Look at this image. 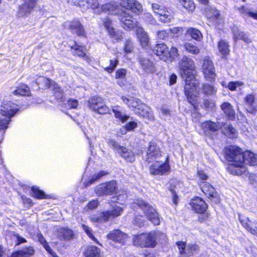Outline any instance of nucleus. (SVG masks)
I'll return each mask as SVG.
<instances>
[{"label":"nucleus","instance_id":"1","mask_svg":"<svg viewBox=\"0 0 257 257\" xmlns=\"http://www.w3.org/2000/svg\"><path fill=\"white\" fill-rule=\"evenodd\" d=\"M179 67L182 76L185 78V94L188 102L195 107L197 103L199 82L193 73L194 62L192 59L184 56L180 61Z\"/></svg>","mask_w":257,"mask_h":257},{"label":"nucleus","instance_id":"2","mask_svg":"<svg viewBox=\"0 0 257 257\" xmlns=\"http://www.w3.org/2000/svg\"><path fill=\"white\" fill-rule=\"evenodd\" d=\"M224 151L225 158L231 165V173L236 175H240L245 173L246 169L242 168L241 150L237 147L230 146L226 147Z\"/></svg>","mask_w":257,"mask_h":257},{"label":"nucleus","instance_id":"3","mask_svg":"<svg viewBox=\"0 0 257 257\" xmlns=\"http://www.w3.org/2000/svg\"><path fill=\"white\" fill-rule=\"evenodd\" d=\"M166 236L159 231H151L136 235L134 238V244L144 247H153L157 240H165Z\"/></svg>","mask_w":257,"mask_h":257},{"label":"nucleus","instance_id":"4","mask_svg":"<svg viewBox=\"0 0 257 257\" xmlns=\"http://www.w3.org/2000/svg\"><path fill=\"white\" fill-rule=\"evenodd\" d=\"M140 68L145 74H153L156 71L155 63L152 58L146 53H141L138 58Z\"/></svg>","mask_w":257,"mask_h":257},{"label":"nucleus","instance_id":"5","mask_svg":"<svg viewBox=\"0 0 257 257\" xmlns=\"http://www.w3.org/2000/svg\"><path fill=\"white\" fill-rule=\"evenodd\" d=\"M116 202V200L112 198L108 201V203L110 204V209L108 210L103 211L100 215L101 219L107 221L109 219L116 218L121 215L123 212L122 207L116 204H112Z\"/></svg>","mask_w":257,"mask_h":257},{"label":"nucleus","instance_id":"6","mask_svg":"<svg viewBox=\"0 0 257 257\" xmlns=\"http://www.w3.org/2000/svg\"><path fill=\"white\" fill-rule=\"evenodd\" d=\"M107 143L127 162L133 163L135 161V155L131 150L120 146L117 142L112 139H108Z\"/></svg>","mask_w":257,"mask_h":257},{"label":"nucleus","instance_id":"7","mask_svg":"<svg viewBox=\"0 0 257 257\" xmlns=\"http://www.w3.org/2000/svg\"><path fill=\"white\" fill-rule=\"evenodd\" d=\"M138 204L150 221L154 225H159L160 224V219L158 214L152 207L143 200L138 201Z\"/></svg>","mask_w":257,"mask_h":257},{"label":"nucleus","instance_id":"8","mask_svg":"<svg viewBox=\"0 0 257 257\" xmlns=\"http://www.w3.org/2000/svg\"><path fill=\"white\" fill-rule=\"evenodd\" d=\"M117 183L115 181H111L97 185L95 193L98 196L111 195L116 192Z\"/></svg>","mask_w":257,"mask_h":257},{"label":"nucleus","instance_id":"9","mask_svg":"<svg viewBox=\"0 0 257 257\" xmlns=\"http://www.w3.org/2000/svg\"><path fill=\"white\" fill-rule=\"evenodd\" d=\"M19 110L17 104L11 101H4L1 106L0 114L11 119Z\"/></svg>","mask_w":257,"mask_h":257},{"label":"nucleus","instance_id":"10","mask_svg":"<svg viewBox=\"0 0 257 257\" xmlns=\"http://www.w3.org/2000/svg\"><path fill=\"white\" fill-rule=\"evenodd\" d=\"M88 103L89 107L99 114H103L109 112V108L101 97H92L89 99Z\"/></svg>","mask_w":257,"mask_h":257},{"label":"nucleus","instance_id":"11","mask_svg":"<svg viewBox=\"0 0 257 257\" xmlns=\"http://www.w3.org/2000/svg\"><path fill=\"white\" fill-rule=\"evenodd\" d=\"M162 156V152L159 146L155 141H151L147 152L146 160L149 163L158 161Z\"/></svg>","mask_w":257,"mask_h":257},{"label":"nucleus","instance_id":"12","mask_svg":"<svg viewBox=\"0 0 257 257\" xmlns=\"http://www.w3.org/2000/svg\"><path fill=\"white\" fill-rule=\"evenodd\" d=\"M205 13L210 25L217 27L222 23V20L218 11L214 8L207 6L205 9Z\"/></svg>","mask_w":257,"mask_h":257},{"label":"nucleus","instance_id":"13","mask_svg":"<svg viewBox=\"0 0 257 257\" xmlns=\"http://www.w3.org/2000/svg\"><path fill=\"white\" fill-rule=\"evenodd\" d=\"M203 73L207 81H213L216 77L215 69L213 62L208 58H204L202 65Z\"/></svg>","mask_w":257,"mask_h":257},{"label":"nucleus","instance_id":"14","mask_svg":"<svg viewBox=\"0 0 257 257\" xmlns=\"http://www.w3.org/2000/svg\"><path fill=\"white\" fill-rule=\"evenodd\" d=\"M150 168V173L154 175H163L170 172V166L166 161L163 163H160L159 161H156Z\"/></svg>","mask_w":257,"mask_h":257},{"label":"nucleus","instance_id":"15","mask_svg":"<svg viewBox=\"0 0 257 257\" xmlns=\"http://www.w3.org/2000/svg\"><path fill=\"white\" fill-rule=\"evenodd\" d=\"M120 20L122 27L126 30H132L135 28L137 29L138 27H140L139 24L133 19L127 11L121 12Z\"/></svg>","mask_w":257,"mask_h":257},{"label":"nucleus","instance_id":"16","mask_svg":"<svg viewBox=\"0 0 257 257\" xmlns=\"http://www.w3.org/2000/svg\"><path fill=\"white\" fill-rule=\"evenodd\" d=\"M201 189L202 191L214 203H218L220 201L218 195L215 191L214 188L206 182H203L201 184Z\"/></svg>","mask_w":257,"mask_h":257},{"label":"nucleus","instance_id":"17","mask_svg":"<svg viewBox=\"0 0 257 257\" xmlns=\"http://www.w3.org/2000/svg\"><path fill=\"white\" fill-rule=\"evenodd\" d=\"M152 9L155 13L160 16V20L165 23H169L172 19L170 13L157 4L152 5Z\"/></svg>","mask_w":257,"mask_h":257},{"label":"nucleus","instance_id":"18","mask_svg":"<svg viewBox=\"0 0 257 257\" xmlns=\"http://www.w3.org/2000/svg\"><path fill=\"white\" fill-rule=\"evenodd\" d=\"M221 127L222 124L220 122L216 123L211 121H206L201 124V130L205 136L210 135L212 133L218 131Z\"/></svg>","mask_w":257,"mask_h":257},{"label":"nucleus","instance_id":"19","mask_svg":"<svg viewBox=\"0 0 257 257\" xmlns=\"http://www.w3.org/2000/svg\"><path fill=\"white\" fill-rule=\"evenodd\" d=\"M238 218L242 225L251 233L257 236V221L251 222L248 218L245 217L240 214Z\"/></svg>","mask_w":257,"mask_h":257},{"label":"nucleus","instance_id":"20","mask_svg":"<svg viewBox=\"0 0 257 257\" xmlns=\"http://www.w3.org/2000/svg\"><path fill=\"white\" fill-rule=\"evenodd\" d=\"M120 5L127 11L130 10L135 14H139L142 12V6L136 1L123 0L121 2Z\"/></svg>","mask_w":257,"mask_h":257},{"label":"nucleus","instance_id":"21","mask_svg":"<svg viewBox=\"0 0 257 257\" xmlns=\"http://www.w3.org/2000/svg\"><path fill=\"white\" fill-rule=\"evenodd\" d=\"M190 205L192 209L198 213H204L207 208V205L205 202L199 197L193 199L190 203Z\"/></svg>","mask_w":257,"mask_h":257},{"label":"nucleus","instance_id":"22","mask_svg":"<svg viewBox=\"0 0 257 257\" xmlns=\"http://www.w3.org/2000/svg\"><path fill=\"white\" fill-rule=\"evenodd\" d=\"M242 168H245L244 165L255 166L257 165V155L249 151H245L242 153Z\"/></svg>","mask_w":257,"mask_h":257},{"label":"nucleus","instance_id":"23","mask_svg":"<svg viewBox=\"0 0 257 257\" xmlns=\"http://www.w3.org/2000/svg\"><path fill=\"white\" fill-rule=\"evenodd\" d=\"M232 32L235 42H236L238 40H241L246 44H249L251 42L246 34L241 31L237 26H234L232 27Z\"/></svg>","mask_w":257,"mask_h":257},{"label":"nucleus","instance_id":"24","mask_svg":"<svg viewBox=\"0 0 257 257\" xmlns=\"http://www.w3.org/2000/svg\"><path fill=\"white\" fill-rule=\"evenodd\" d=\"M154 51L156 55L160 57V59L164 61H167L169 59V50L167 46L165 44H158L155 47Z\"/></svg>","mask_w":257,"mask_h":257},{"label":"nucleus","instance_id":"25","mask_svg":"<svg viewBox=\"0 0 257 257\" xmlns=\"http://www.w3.org/2000/svg\"><path fill=\"white\" fill-rule=\"evenodd\" d=\"M107 237L115 242L123 243L127 235L118 229H115L107 234Z\"/></svg>","mask_w":257,"mask_h":257},{"label":"nucleus","instance_id":"26","mask_svg":"<svg viewBox=\"0 0 257 257\" xmlns=\"http://www.w3.org/2000/svg\"><path fill=\"white\" fill-rule=\"evenodd\" d=\"M136 33L142 46L144 48L148 47L149 44V37L147 32L142 27H138L136 30Z\"/></svg>","mask_w":257,"mask_h":257},{"label":"nucleus","instance_id":"27","mask_svg":"<svg viewBox=\"0 0 257 257\" xmlns=\"http://www.w3.org/2000/svg\"><path fill=\"white\" fill-rule=\"evenodd\" d=\"M69 29L73 32L76 33L78 36H84L85 31L83 26L78 20H74L70 23Z\"/></svg>","mask_w":257,"mask_h":257},{"label":"nucleus","instance_id":"28","mask_svg":"<svg viewBox=\"0 0 257 257\" xmlns=\"http://www.w3.org/2000/svg\"><path fill=\"white\" fill-rule=\"evenodd\" d=\"M34 252L33 247H27L13 253L11 257H30L34 254Z\"/></svg>","mask_w":257,"mask_h":257},{"label":"nucleus","instance_id":"29","mask_svg":"<svg viewBox=\"0 0 257 257\" xmlns=\"http://www.w3.org/2000/svg\"><path fill=\"white\" fill-rule=\"evenodd\" d=\"M58 237L61 240H69L73 237L72 230L67 228H60L58 230Z\"/></svg>","mask_w":257,"mask_h":257},{"label":"nucleus","instance_id":"30","mask_svg":"<svg viewBox=\"0 0 257 257\" xmlns=\"http://www.w3.org/2000/svg\"><path fill=\"white\" fill-rule=\"evenodd\" d=\"M221 128H222L223 133L226 136L230 138H235L237 137V131L231 125L227 123H224L222 124V127Z\"/></svg>","mask_w":257,"mask_h":257},{"label":"nucleus","instance_id":"31","mask_svg":"<svg viewBox=\"0 0 257 257\" xmlns=\"http://www.w3.org/2000/svg\"><path fill=\"white\" fill-rule=\"evenodd\" d=\"M121 99L129 107L133 108L134 110L138 107L141 103L139 99L130 96H122Z\"/></svg>","mask_w":257,"mask_h":257},{"label":"nucleus","instance_id":"32","mask_svg":"<svg viewBox=\"0 0 257 257\" xmlns=\"http://www.w3.org/2000/svg\"><path fill=\"white\" fill-rule=\"evenodd\" d=\"M240 15L245 19L249 17L257 20V11H253L250 9L245 6H242L238 8Z\"/></svg>","mask_w":257,"mask_h":257},{"label":"nucleus","instance_id":"33","mask_svg":"<svg viewBox=\"0 0 257 257\" xmlns=\"http://www.w3.org/2000/svg\"><path fill=\"white\" fill-rule=\"evenodd\" d=\"M141 108L143 109V111H137L138 115L143 117L147 118L149 120H154V116L152 113V109L150 107L147 106L145 104H142Z\"/></svg>","mask_w":257,"mask_h":257},{"label":"nucleus","instance_id":"34","mask_svg":"<svg viewBox=\"0 0 257 257\" xmlns=\"http://www.w3.org/2000/svg\"><path fill=\"white\" fill-rule=\"evenodd\" d=\"M220 107L229 119L232 120L234 118L235 111L229 103L224 102L221 105Z\"/></svg>","mask_w":257,"mask_h":257},{"label":"nucleus","instance_id":"35","mask_svg":"<svg viewBox=\"0 0 257 257\" xmlns=\"http://www.w3.org/2000/svg\"><path fill=\"white\" fill-rule=\"evenodd\" d=\"M218 49L223 57H225L229 54V45L225 40H221L218 42Z\"/></svg>","mask_w":257,"mask_h":257},{"label":"nucleus","instance_id":"36","mask_svg":"<svg viewBox=\"0 0 257 257\" xmlns=\"http://www.w3.org/2000/svg\"><path fill=\"white\" fill-rule=\"evenodd\" d=\"M37 238L39 242L53 257H57L56 253L51 248L41 233H39L37 234Z\"/></svg>","mask_w":257,"mask_h":257},{"label":"nucleus","instance_id":"37","mask_svg":"<svg viewBox=\"0 0 257 257\" xmlns=\"http://www.w3.org/2000/svg\"><path fill=\"white\" fill-rule=\"evenodd\" d=\"M112 111L115 118L118 119L122 123L126 122L130 118L128 115L123 114L119 106H116L112 108Z\"/></svg>","mask_w":257,"mask_h":257},{"label":"nucleus","instance_id":"38","mask_svg":"<svg viewBox=\"0 0 257 257\" xmlns=\"http://www.w3.org/2000/svg\"><path fill=\"white\" fill-rule=\"evenodd\" d=\"M12 92L15 95L27 96L30 95V90L27 85L22 84L13 90Z\"/></svg>","mask_w":257,"mask_h":257},{"label":"nucleus","instance_id":"39","mask_svg":"<svg viewBox=\"0 0 257 257\" xmlns=\"http://www.w3.org/2000/svg\"><path fill=\"white\" fill-rule=\"evenodd\" d=\"M183 47L187 52L192 54L197 55L200 52V49L194 43L192 42H187L184 43Z\"/></svg>","mask_w":257,"mask_h":257},{"label":"nucleus","instance_id":"40","mask_svg":"<svg viewBox=\"0 0 257 257\" xmlns=\"http://www.w3.org/2000/svg\"><path fill=\"white\" fill-rule=\"evenodd\" d=\"M84 254L86 257H100V250L95 246H89L87 248Z\"/></svg>","mask_w":257,"mask_h":257},{"label":"nucleus","instance_id":"41","mask_svg":"<svg viewBox=\"0 0 257 257\" xmlns=\"http://www.w3.org/2000/svg\"><path fill=\"white\" fill-rule=\"evenodd\" d=\"M203 92L207 95H214L217 92V89L212 85L208 83H205L202 85Z\"/></svg>","mask_w":257,"mask_h":257},{"label":"nucleus","instance_id":"42","mask_svg":"<svg viewBox=\"0 0 257 257\" xmlns=\"http://www.w3.org/2000/svg\"><path fill=\"white\" fill-rule=\"evenodd\" d=\"M71 51L74 55L79 57H84L85 55V52L83 47L78 45L76 42H75V46L71 47Z\"/></svg>","mask_w":257,"mask_h":257},{"label":"nucleus","instance_id":"43","mask_svg":"<svg viewBox=\"0 0 257 257\" xmlns=\"http://www.w3.org/2000/svg\"><path fill=\"white\" fill-rule=\"evenodd\" d=\"M187 33L193 39L197 41H200L202 38L201 33L198 29L191 28L187 30Z\"/></svg>","mask_w":257,"mask_h":257},{"label":"nucleus","instance_id":"44","mask_svg":"<svg viewBox=\"0 0 257 257\" xmlns=\"http://www.w3.org/2000/svg\"><path fill=\"white\" fill-rule=\"evenodd\" d=\"M176 244L178 247L180 253L181 255V257H184L183 255L187 256V251H191V249H188V244L186 245L185 242L183 241H178Z\"/></svg>","mask_w":257,"mask_h":257},{"label":"nucleus","instance_id":"45","mask_svg":"<svg viewBox=\"0 0 257 257\" xmlns=\"http://www.w3.org/2000/svg\"><path fill=\"white\" fill-rule=\"evenodd\" d=\"M32 195L37 199H45L46 195L43 191L40 190L37 187L34 186L31 188Z\"/></svg>","mask_w":257,"mask_h":257},{"label":"nucleus","instance_id":"46","mask_svg":"<svg viewBox=\"0 0 257 257\" xmlns=\"http://www.w3.org/2000/svg\"><path fill=\"white\" fill-rule=\"evenodd\" d=\"M11 121V119L5 117L3 115H0V130L6 131L8 128V124Z\"/></svg>","mask_w":257,"mask_h":257},{"label":"nucleus","instance_id":"47","mask_svg":"<svg viewBox=\"0 0 257 257\" xmlns=\"http://www.w3.org/2000/svg\"><path fill=\"white\" fill-rule=\"evenodd\" d=\"M51 87H52L54 95L57 99L62 98L63 92L57 84L53 83Z\"/></svg>","mask_w":257,"mask_h":257},{"label":"nucleus","instance_id":"48","mask_svg":"<svg viewBox=\"0 0 257 257\" xmlns=\"http://www.w3.org/2000/svg\"><path fill=\"white\" fill-rule=\"evenodd\" d=\"M27 6L28 5H26L25 4H24L23 5L20 7L19 10L18 12L19 17H23L31 12V11L33 9Z\"/></svg>","mask_w":257,"mask_h":257},{"label":"nucleus","instance_id":"49","mask_svg":"<svg viewBox=\"0 0 257 257\" xmlns=\"http://www.w3.org/2000/svg\"><path fill=\"white\" fill-rule=\"evenodd\" d=\"M108 173L106 172L101 171L98 172L97 174L93 175L91 178L87 182V185H90L94 183L95 181L99 179L102 177L107 175Z\"/></svg>","mask_w":257,"mask_h":257},{"label":"nucleus","instance_id":"50","mask_svg":"<svg viewBox=\"0 0 257 257\" xmlns=\"http://www.w3.org/2000/svg\"><path fill=\"white\" fill-rule=\"evenodd\" d=\"M36 83L38 85H40V83L43 84L44 87L46 88H50L51 87L52 83H51V80L44 77H39L36 80Z\"/></svg>","mask_w":257,"mask_h":257},{"label":"nucleus","instance_id":"51","mask_svg":"<svg viewBox=\"0 0 257 257\" xmlns=\"http://www.w3.org/2000/svg\"><path fill=\"white\" fill-rule=\"evenodd\" d=\"M109 35L114 39L118 41L122 39V33L121 32L116 31L114 28L109 29L108 32Z\"/></svg>","mask_w":257,"mask_h":257},{"label":"nucleus","instance_id":"52","mask_svg":"<svg viewBox=\"0 0 257 257\" xmlns=\"http://www.w3.org/2000/svg\"><path fill=\"white\" fill-rule=\"evenodd\" d=\"M82 227L83 229L84 230L85 233L87 234V235L93 241L96 242L98 244H100L99 242L97 241L96 238L93 235L92 232V229L87 225H86L85 224L82 225Z\"/></svg>","mask_w":257,"mask_h":257},{"label":"nucleus","instance_id":"53","mask_svg":"<svg viewBox=\"0 0 257 257\" xmlns=\"http://www.w3.org/2000/svg\"><path fill=\"white\" fill-rule=\"evenodd\" d=\"M182 5L191 12H192L195 9V4L192 0H188L185 2H183Z\"/></svg>","mask_w":257,"mask_h":257},{"label":"nucleus","instance_id":"54","mask_svg":"<svg viewBox=\"0 0 257 257\" xmlns=\"http://www.w3.org/2000/svg\"><path fill=\"white\" fill-rule=\"evenodd\" d=\"M117 6L115 4L109 3L102 6V10L105 12L113 14V11L116 9Z\"/></svg>","mask_w":257,"mask_h":257},{"label":"nucleus","instance_id":"55","mask_svg":"<svg viewBox=\"0 0 257 257\" xmlns=\"http://www.w3.org/2000/svg\"><path fill=\"white\" fill-rule=\"evenodd\" d=\"M118 61L116 59L110 60V64L108 67L105 68V70L108 73H110L112 72L114 68L116 67L118 64Z\"/></svg>","mask_w":257,"mask_h":257},{"label":"nucleus","instance_id":"56","mask_svg":"<svg viewBox=\"0 0 257 257\" xmlns=\"http://www.w3.org/2000/svg\"><path fill=\"white\" fill-rule=\"evenodd\" d=\"M188 249H191V251H187V256H191L194 253L197 252L199 247L195 244H188Z\"/></svg>","mask_w":257,"mask_h":257},{"label":"nucleus","instance_id":"57","mask_svg":"<svg viewBox=\"0 0 257 257\" xmlns=\"http://www.w3.org/2000/svg\"><path fill=\"white\" fill-rule=\"evenodd\" d=\"M126 70L124 69H119L115 72V78L116 79H123L126 77Z\"/></svg>","mask_w":257,"mask_h":257},{"label":"nucleus","instance_id":"58","mask_svg":"<svg viewBox=\"0 0 257 257\" xmlns=\"http://www.w3.org/2000/svg\"><path fill=\"white\" fill-rule=\"evenodd\" d=\"M168 54L170 55L169 59L168 61H172L179 55L177 49L175 47H172L170 51H169Z\"/></svg>","mask_w":257,"mask_h":257},{"label":"nucleus","instance_id":"59","mask_svg":"<svg viewBox=\"0 0 257 257\" xmlns=\"http://www.w3.org/2000/svg\"><path fill=\"white\" fill-rule=\"evenodd\" d=\"M134 49L133 43L130 39L126 40L125 42L124 50L126 53L131 52Z\"/></svg>","mask_w":257,"mask_h":257},{"label":"nucleus","instance_id":"60","mask_svg":"<svg viewBox=\"0 0 257 257\" xmlns=\"http://www.w3.org/2000/svg\"><path fill=\"white\" fill-rule=\"evenodd\" d=\"M67 105L70 108H76L78 105V102L76 99L71 98L68 100Z\"/></svg>","mask_w":257,"mask_h":257},{"label":"nucleus","instance_id":"61","mask_svg":"<svg viewBox=\"0 0 257 257\" xmlns=\"http://www.w3.org/2000/svg\"><path fill=\"white\" fill-rule=\"evenodd\" d=\"M103 23L108 32H109V29H113V28L111 27V20L109 18H105L103 20Z\"/></svg>","mask_w":257,"mask_h":257},{"label":"nucleus","instance_id":"62","mask_svg":"<svg viewBox=\"0 0 257 257\" xmlns=\"http://www.w3.org/2000/svg\"><path fill=\"white\" fill-rule=\"evenodd\" d=\"M124 126L128 131H132L137 127V123L134 121H130Z\"/></svg>","mask_w":257,"mask_h":257},{"label":"nucleus","instance_id":"63","mask_svg":"<svg viewBox=\"0 0 257 257\" xmlns=\"http://www.w3.org/2000/svg\"><path fill=\"white\" fill-rule=\"evenodd\" d=\"M254 101V97L253 95L249 94L245 97V102L250 107H252L253 105Z\"/></svg>","mask_w":257,"mask_h":257},{"label":"nucleus","instance_id":"64","mask_svg":"<svg viewBox=\"0 0 257 257\" xmlns=\"http://www.w3.org/2000/svg\"><path fill=\"white\" fill-rule=\"evenodd\" d=\"M85 3L87 4L88 6H90L92 9L97 8L99 5L97 0H89Z\"/></svg>","mask_w":257,"mask_h":257}]
</instances>
